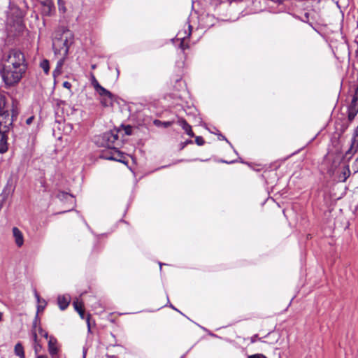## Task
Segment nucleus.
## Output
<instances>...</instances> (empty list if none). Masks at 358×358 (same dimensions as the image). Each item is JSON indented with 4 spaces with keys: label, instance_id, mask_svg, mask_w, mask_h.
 <instances>
[{
    "label": "nucleus",
    "instance_id": "obj_1",
    "mask_svg": "<svg viewBox=\"0 0 358 358\" xmlns=\"http://www.w3.org/2000/svg\"><path fill=\"white\" fill-rule=\"evenodd\" d=\"M73 43V34L70 30L59 27L53 33L52 48L55 55L66 57Z\"/></svg>",
    "mask_w": 358,
    "mask_h": 358
},
{
    "label": "nucleus",
    "instance_id": "obj_2",
    "mask_svg": "<svg viewBox=\"0 0 358 358\" xmlns=\"http://www.w3.org/2000/svg\"><path fill=\"white\" fill-rule=\"evenodd\" d=\"M27 68L13 67L1 65L0 75L7 87H12L18 84L25 75Z\"/></svg>",
    "mask_w": 358,
    "mask_h": 358
},
{
    "label": "nucleus",
    "instance_id": "obj_3",
    "mask_svg": "<svg viewBox=\"0 0 358 358\" xmlns=\"http://www.w3.org/2000/svg\"><path fill=\"white\" fill-rule=\"evenodd\" d=\"M1 65L27 69V63L24 54L18 49L10 50L8 54L4 56Z\"/></svg>",
    "mask_w": 358,
    "mask_h": 358
},
{
    "label": "nucleus",
    "instance_id": "obj_4",
    "mask_svg": "<svg viewBox=\"0 0 358 358\" xmlns=\"http://www.w3.org/2000/svg\"><path fill=\"white\" fill-rule=\"evenodd\" d=\"M91 85L93 86L96 93L99 96L100 102L103 107H108L112 105L113 99V94L102 87L92 73H91Z\"/></svg>",
    "mask_w": 358,
    "mask_h": 358
},
{
    "label": "nucleus",
    "instance_id": "obj_5",
    "mask_svg": "<svg viewBox=\"0 0 358 358\" xmlns=\"http://www.w3.org/2000/svg\"><path fill=\"white\" fill-rule=\"evenodd\" d=\"M8 124H10L11 122L0 120V153L6 152L8 149V137L6 135Z\"/></svg>",
    "mask_w": 358,
    "mask_h": 358
},
{
    "label": "nucleus",
    "instance_id": "obj_6",
    "mask_svg": "<svg viewBox=\"0 0 358 358\" xmlns=\"http://www.w3.org/2000/svg\"><path fill=\"white\" fill-rule=\"evenodd\" d=\"M329 172L331 173L332 175L336 174L338 181L343 182L347 180L351 173L348 164L340 166L336 171H332V169H330Z\"/></svg>",
    "mask_w": 358,
    "mask_h": 358
},
{
    "label": "nucleus",
    "instance_id": "obj_7",
    "mask_svg": "<svg viewBox=\"0 0 358 358\" xmlns=\"http://www.w3.org/2000/svg\"><path fill=\"white\" fill-rule=\"evenodd\" d=\"M348 120L352 121L358 113V86L348 108Z\"/></svg>",
    "mask_w": 358,
    "mask_h": 358
},
{
    "label": "nucleus",
    "instance_id": "obj_8",
    "mask_svg": "<svg viewBox=\"0 0 358 358\" xmlns=\"http://www.w3.org/2000/svg\"><path fill=\"white\" fill-rule=\"evenodd\" d=\"M358 150V126L355 131L354 136L352 138V143L350 148L345 153L344 159L349 161L353 155L357 153Z\"/></svg>",
    "mask_w": 358,
    "mask_h": 358
},
{
    "label": "nucleus",
    "instance_id": "obj_9",
    "mask_svg": "<svg viewBox=\"0 0 358 358\" xmlns=\"http://www.w3.org/2000/svg\"><path fill=\"white\" fill-rule=\"evenodd\" d=\"M42 6V13L45 15H51L55 11L52 0H38Z\"/></svg>",
    "mask_w": 358,
    "mask_h": 358
},
{
    "label": "nucleus",
    "instance_id": "obj_10",
    "mask_svg": "<svg viewBox=\"0 0 358 358\" xmlns=\"http://www.w3.org/2000/svg\"><path fill=\"white\" fill-rule=\"evenodd\" d=\"M6 100L5 96L0 93V120L10 122L9 113L5 108Z\"/></svg>",
    "mask_w": 358,
    "mask_h": 358
},
{
    "label": "nucleus",
    "instance_id": "obj_11",
    "mask_svg": "<svg viewBox=\"0 0 358 358\" xmlns=\"http://www.w3.org/2000/svg\"><path fill=\"white\" fill-rule=\"evenodd\" d=\"M57 198L62 201L66 202L69 204V207H73L76 200L74 196L65 192H60L57 195Z\"/></svg>",
    "mask_w": 358,
    "mask_h": 358
},
{
    "label": "nucleus",
    "instance_id": "obj_12",
    "mask_svg": "<svg viewBox=\"0 0 358 358\" xmlns=\"http://www.w3.org/2000/svg\"><path fill=\"white\" fill-rule=\"evenodd\" d=\"M71 297L69 294L59 295L57 297V303L62 310H65L69 305Z\"/></svg>",
    "mask_w": 358,
    "mask_h": 358
},
{
    "label": "nucleus",
    "instance_id": "obj_13",
    "mask_svg": "<svg viewBox=\"0 0 358 358\" xmlns=\"http://www.w3.org/2000/svg\"><path fill=\"white\" fill-rule=\"evenodd\" d=\"M111 133L109 131L104 133L101 136V145L106 148H108L109 149H113L115 148L116 146L110 138Z\"/></svg>",
    "mask_w": 358,
    "mask_h": 358
},
{
    "label": "nucleus",
    "instance_id": "obj_14",
    "mask_svg": "<svg viewBox=\"0 0 358 358\" xmlns=\"http://www.w3.org/2000/svg\"><path fill=\"white\" fill-rule=\"evenodd\" d=\"M13 236L15 238V243L19 248L24 244V236L22 231L17 227L13 228Z\"/></svg>",
    "mask_w": 358,
    "mask_h": 358
},
{
    "label": "nucleus",
    "instance_id": "obj_15",
    "mask_svg": "<svg viewBox=\"0 0 358 358\" xmlns=\"http://www.w3.org/2000/svg\"><path fill=\"white\" fill-rule=\"evenodd\" d=\"M178 124L184 129L185 133L191 137L194 136V134L192 129V127L187 123L184 118H179Z\"/></svg>",
    "mask_w": 358,
    "mask_h": 358
},
{
    "label": "nucleus",
    "instance_id": "obj_16",
    "mask_svg": "<svg viewBox=\"0 0 358 358\" xmlns=\"http://www.w3.org/2000/svg\"><path fill=\"white\" fill-rule=\"evenodd\" d=\"M48 351L49 353L53 357L58 352V348L57 346V340L55 338L50 336L48 341Z\"/></svg>",
    "mask_w": 358,
    "mask_h": 358
},
{
    "label": "nucleus",
    "instance_id": "obj_17",
    "mask_svg": "<svg viewBox=\"0 0 358 358\" xmlns=\"http://www.w3.org/2000/svg\"><path fill=\"white\" fill-rule=\"evenodd\" d=\"M114 149V157H111V160L117 161L123 164H127V160L126 159L124 154L117 150V147Z\"/></svg>",
    "mask_w": 358,
    "mask_h": 358
},
{
    "label": "nucleus",
    "instance_id": "obj_18",
    "mask_svg": "<svg viewBox=\"0 0 358 358\" xmlns=\"http://www.w3.org/2000/svg\"><path fill=\"white\" fill-rule=\"evenodd\" d=\"M34 295H35V297L37 300V302H38V306H37V313H36V315L38 317V313L41 311H43L44 310V308H45L46 306V301L44 299H42L40 298V296L39 294H38V292L36 291H35L34 292Z\"/></svg>",
    "mask_w": 358,
    "mask_h": 358
},
{
    "label": "nucleus",
    "instance_id": "obj_19",
    "mask_svg": "<svg viewBox=\"0 0 358 358\" xmlns=\"http://www.w3.org/2000/svg\"><path fill=\"white\" fill-rule=\"evenodd\" d=\"M66 57H60L59 59L57 61L56 68L53 71V76L55 77L57 76H59L62 72V68L64 65V60Z\"/></svg>",
    "mask_w": 358,
    "mask_h": 358
},
{
    "label": "nucleus",
    "instance_id": "obj_20",
    "mask_svg": "<svg viewBox=\"0 0 358 358\" xmlns=\"http://www.w3.org/2000/svg\"><path fill=\"white\" fill-rule=\"evenodd\" d=\"M75 310L79 313L81 318H84L85 313L83 308V303L78 299L75 300L73 303Z\"/></svg>",
    "mask_w": 358,
    "mask_h": 358
},
{
    "label": "nucleus",
    "instance_id": "obj_21",
    "mask_svg": "<svg viewBox=\"0 0 358 358\" xmlns=\"http://www.w3.org/2000/svg\"><path fill=\"white\" fill-rule=\"evenodd\" d=\"M15 354L20 358L24 357V352L22 345L20 343H17L15 346Z\"/></svg>",
    "mask_w": 358,
    "mask_h": 358
},
{
    "label": "nucleus",
    "instance_id": "obj_22",
    "mask_svg": "<svg viewBox=\"0 0 358 358\" xmlns=\"http://www.w3.org/2000/svg\"><path fill=\"white\" fill-rule=\"evenodd\" d=\"M173 122L171 121H166L163 122L159 120H154V124L157 127H163L164 128H168L171 127L173 124Z\"/></svg>",
    "mask_w": 358,
    "mask_h": 358
},
{
    "label": "nucleus",
    "instance_id": "obj_23",
    "mask_svg": "<svg viewBox=\"0 0 358 358\" xmlns=\"http://www.w3.org/2000/svg\"><path fill=\"white\" fill-rule=\"evenodd\" d=\"M109 132L111 133L110 138L113 141L115 146L117 147L120 145V141L119 140V136H118L119 131L113 130V131H110Z\"/></svg>",
    "mask_w": 358,
    "mask_h": 358
},
{
    "label": "nucleus",
    "instance_id": "obj_24",
    "mask_svg": "<svg viewBox=\"0 0 358 358\" xmlns=\"http://www.w3.org/2000/svg\"><path fill=\"white\" fill-rule=\"evenodd\" d=\"M40 66L43 70L45 73L48 74L50 70L49 62L47 59H43L41 64Z\"/></svg>",
    "mask_w": 358,
    "mask_h": 358
},
{
    "label": "nucleus",
    "instance_id": "obj_25",
    "mask_svg": "<svg viewBox=\"0 0 358 358\" xmlns=\"http://www.w3.org/2000/svg\"><path fill=\"white\" fill-rule=\"evenodd\" d=\"M58 10L59 13L64 14L66 12L65 2L63 0H57Z\"/></svg>",
    "mask_w": 358,
    "mask_h": 358
},
{
    "label": "nucleus",
    "instance_id": "obj_26",
    "mask_svg": "<svg viewBox=\"0 0 358 358\" xmlns=\"http://www.w3.org/2000/svg\"><path fill=\"white\" fill-rule=\"evenodd\" d=\"M37 322H38V317L36 316L35 317V320L34 321V324H33V332H32V336H33V338L35 341H36L37 340Z\"/></svg>",
    "mask_w": 358,
    "mask_h": 358
},
{
    "label": "nucleus",
    "instance_id": "obj_27",
    "mask_svg": "<svg viewBox=\"0 0 358 358\" xmlns=\"http://www.w3.org/2000/svg\"><path fill=\"white\" fill-rule=\"evenodd\" d=\"M110 151L108 152H106V153H104L102 155V157L103 159H108V160H111V157H114V149H110Z\"/></svg>",
    "mask_w": 358,
    "mask_h": 358
},
{
    "label": "nucleus",
    "instance_id": "obj_28",
    "mask_svg": "<svg viewBox=\"0 0 358 358\" xmlns=\"http://www.w3.org/2000/svg\"><path fill=\"white\" fill-rule=\"evenodd\" d=\"M185 38H181L180 43L179 45L180 48L181 50H182L183 51L185 50L186 49H188L189 47L187 43H185Z\"/></svg>",
    "mask_w": 358,
    "mask_h": 358
},
{
    "label": "nucleus",
    "instance_id": "obj_29",
    "mask_svg": "<svg viewBox=\"0 0 358 358\" xmlns=\"http://www.w3.org/2000/svg\"><path fill=\"white\" fill-rule=\"evenodd\" d=\"M193 141L190 139H187L184 142H181L180 143V150H183L188 144H192Z\"/></svg>",
    "mask_w": 358,
    "mask_h": 358
},
{
    "label": "nucleus",
    "instance_id": "obj_30",
    "mask_svg": "<svg viewBox=\"0 0 358 358\" xmlns=\"http://www.w3.org/2000/svg\"><path fill=\"white\" fill-rule=\"evenodd\" d=\"M195 143L198 145L201 146V145H204L205 141L202 136H196Z\"/></svg>",
    "mask_w": 358,
    "mask_h": 358
},
{
    "label": "nucleus",
    "instance_id": "obj_31",
    "mask_svg": "<svg viewBox=\"0 0 358 358\" xmlns=\"http://www.w3.org/2000/svg\"><path fill=\"white\" fill-rule=\"evenodd\" d=\"M37 331L38 333L42 336H44L45 338H48V334L45 331H44L41 327H37Z\"/></svg>",
    "mask_w": 358,
    "mask_h": 358
},
{
    "label": "nucleus",
    "instance_id": "obj_32",
    "mask_svg": "<svg viewBox=\"0 0 358 358\" xmlns=\"http://www.w3.org/2000/svg\"><path fill=\"white\" fill-rule=\"evenodd\" d=\"M124 132L127 135H131L132 133V127L129 125H127L124 127Z\"/></svg>",
    "mask_w": 358,
    "mask_h": 358
},
{
    "label": "nucleus",
    "instance_id": "obj_33",
    "mask_svg": "<svg viewBox=\"0 0 358 358\" xmlns=\"http://www.w3.org/2000/svg\"><path fill=\"white\" fill-rule=\"evenodd\" d=\"M248 358H266V357L262 354H255L253 355L248 356Z\"/></svg>",
    "mask_w": 358,
    "mask_h": 358
},
{
    "label": "nucleus",
    "instance_id": "obj_34",
    "mask_svg": "<svg viewBox=\"0 0 358 358\" xmlns=\"http://www.w3.org/2000/svg\"><path fill=\"white\" fill-rule=\"evenodd\" d=\"M261 339H262L261 338H259L258 334H255V335H253V336L250 338V342H251L252 343H255V342H256V341H257V340H259V341H260Z\"/></svg>",
    "mask_w": 358,
    "mask_h": 358
},
{
    "label": "nucleus",
    "instance_id": "obj_35",
    "mask_svg": "<svg viewBox=\"0 0 358 358\" xmlns=\"http://www.w3.org/2000/svg\"><path fill=\"white\" fill-rule=\"evenodd\" d=\"M63 87L69 90L71 87V84L68 81H65L63 83Z\"/></svg>",
    "mask_w": 358,
    "mask_h": 358
},
{
    "label": "nucleus",
    "instance_id": "obj_36",
    "mask_svg": "<svg viewBox=\"0 0 358 358\" xmlns=\"http://www.w3.org/2000/svg\"><path fill=\"white\" fill-rule=\"evenodd\" d=\"M85 321L87 327V331L90 332V315L86 316Z\"/></svg>",
    "mask_w": 358,
    "mask_h": 358
},
{
    "label": "nucleus",
    "instance_id": "obj_37",
    "mask_svg": "<svg viewBox=\"0 0 358 358\" xmlns=\"http://www.w3.org/2000/svg\"><path fill=\"white\" fill-rule=\"evenodd\" d=\"M34 119V116H31L29 118H27V120H26L27 124H28V125L31 124L32 123Z\"/></svg>",
    "mask_w": 358,
    "mask_h": 358
},
{
    "label": "nucleus",
    "instance_id": "obj_38",
    "mask_svg": "<svg viewBox=\"0 0 358 358\" xmlns=\"http://www.w3.org/2000/svg\"><path fill=\"white\" fill-rule=\"evenodd\" d=\"M87 350H88L87 348H86V347L83 348V358H86Z\"/></svg>",
    "mask_w": 358,
    "mask_h": 358
},
{
    "label": "nucleus",
    "instance_id": "obj_39",
    "mask_svg": "<svg viewBox=\"0 0 358 358\" xmlns=\"http://www.w3.org/2000/svg\"><path fill=\"white\" fill-rule=\"evenodd\" d=\"M218 138L220 140H225L227 142H229L228 140L226 138V137L222 135V134L219 135Z\"/></svg>",
    "mask_w": 358,
    "mask_h": 358
},
{
    "label": "nucleus",
    "instance_id": "obj_40",
    "mask_svg": "<svg viewBox=\"0 0 358 358\" xmlns=\"http://www.w3.org/2000/svg\"><path fill=\"white\" fill-rule=\"evenodd\" d=\"M36 358H48V357L44 355H39Z\"/></svg>",
    "mask_w": 358,
    "mask_h": 358
},
{
    "label": "nucleus",
    "instance_id": "obj_41",
    "mask_svg": "<svg viewBox=\"0 0 358 358\" xmlns=\"http://www.w3.org/2000/svg\"><path fill=\"white\" fill-rule=\"evenodd\" d=\"M96 68V65H91V69H94Z\"/></svg>",
    "mask_w": 358,
    "mask_h": 358
},
{
    "label": "nucleus",
    "instance_id": "obj_42",
    "mask_svg": "<svg viewBox=\"0 0 358 358\" xmlns=\"http://www.w3.org/2000/svg\"><path fill=\"white\" fill-rule=\"evenodd\" d=\"M2 319V313L0 312V321Z\"/></svg>",
    "mask_w": 358,
    "mask_h": 358
},
{
    "label": "nucleus",
    "instance_id": "obj_43",
    "mask_svg": "<svg viewBox=\"0 0 358 358\" xmlns=\"http://www.w3.org/2000/svg\"><path fill=\"white\" fill-rule=\"evenodd\" d=\"M170 306H171L173 309L176 310V308H175L173 306V305H171H171H170Z\"/></svg>",
    "mask_w": 358,
    "mask_h": 358
},
{
    "label": "nucleus",
    "instance_id": "obj_44",
    "mask_svg": "<svg viewBox=\"0 0 358 358\" xmlns=\"http://www.w3.org/2000/svg\"><path fill=\"white\" fill-rule=\"evenodd\" d=\"M191 28H192V26H191V25H189V30H191Z\"/></svg>",
    "mask_w": 358,
    "mask_h": 358
}]
</instances>
